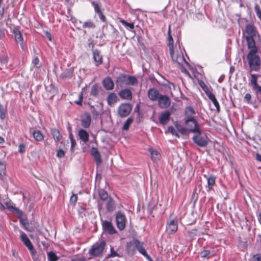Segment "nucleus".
Here are the masks:
<instances>
[{
  "label": "nucleus",
  "instance_id": "nucleus-1",
  "mask_svg": "<svg viewBox=\"0 0 261 261\" xmlns=\"http://www.w3.org/2000/svg\"><path fill=\"white\" fill-rule=\"evenodd\" d=\"M137 250L145 257L149 261H153L144 248L143 243L141 242L137 239H134L127 243L126 251L128 255H134L136 253Z\"/></svg>",
  "mask_w": 261,
  "mask_h": 261
},
{
  "label": "nucleus",
  "instance_id": "nucleus-2",
  "mask_svg": "<svg viewBox=\"0 0 261 261\" xmlns=\"http://www.w3.org/2000/svg\"><path fill=\"white\" fill-rule=\"evenodd\" d=\"M248 48L250 49L247 55L250 71H258L260 69L261 61L259 56L256 55L258 51L257 48L256 46Z\"/></svg>",
  "mask_w": 261,
  "mask_h": 261
},
{
  "label": "nucleus",
  "instance_id": "nucleus-3",
  "mask_svg": "<svg viewBox=\"0 0 261 261\" xmlns=\"http://www.w3.org/2000/svg\"><path fill=\"white\" fill-rule=\"evenodd\" d=\"M138 83V81L135 76L125 73L120 74L116 80L117 86L121 88L127 86H134L137 85Z\"/></svg>",
  "mask_w": 261,
  "mask_h": 261
},
{
  "label": "nucleus",
  "instance_id": "nucleus-4",
  "mask_svg": "<svg viewBox=\"0 0 261 261\" xmlns=\"http://www.w3.org/2000/svg\"><path fill=\"white\" fill-rule=\"evenodd\" d=\"M247 36L245 37L248 47L256 46L254 38L258 35V32L253 24H247L245 27Z\"/></svg>",
  "mask_w": 261,
  "mask_h": 261
},
{
  "label": "nucleus",
  "instance_id": "nucleus-5",
  "mask_svg": "<svg viewBox=\"0 0 261 261\" xmlns=\"http://www.w3.org/2000/svg\"><path fill=\"white\" fill-rule=\"evenodd\" d=\"M106 246L105 241L97 242L93 244L89 251V254L93 257H97L101 255Z\"/></svg>",
  "mask_w": 261,
  "mask_h": 261
},
{
  "label": "nucleus",
  "instance_id": "nucleus-6",
  "mask_svg": "<svg viewBox=\"0 0 261 261\" xmlns=\"http://www.w3.org/2000/svg\"><path fill=\"white\" fill-rule=\"evenodd\" d=\"M192 140L197 146L201 147H206L210 141V139L206 136H201V133L200 134H197L194 135L192 137Z\"/></svg>",
  "mask_w": 261,
  "mask_h": 261
},
{
  "label": "nucleus",
  "instance_id": "nucleus-7",
  "mask_svg": "<svg viewBox=\"0 0 261 261\" xmlns=\"http://www.w3.org/2000/svg\"><path fill=\"white\" fill-rule=\"evenodd\" d=\"M185 124L190 132L199 134L201 133L199 124L196 119H186Z\"/></svg>",
  "mask_w": 261,
  "mask_h": 261
},
{
  "label": "nucleus",
  "instance_id": "nucleus-8",
  "mask_svg": "<svg viewBox=\"0 0 261 261\" xmlns=\"http://www.w3.org/2000/svg\"><path fill=\"white\" fill-rule=\"evenodd\" d=\"M126 219L125 215L121 212H118L116 214V222L117 228L120 230H123L125 228Z\"/></svg>",
  "mask_w": 261,
  "mask_h": 261
},
{
  "label": "nucleus",
  "instance_id": "nucleus-9",
  "mask_svg": "<svg viewBox=\"0 0 261 261\" xmlns=\"http://www.w3.org/2000/svg\"><path fill=\"white\" fill-rule=\"evenodd\" d=\"M132 110V107L130 103H123L118 108V114L121 117H126L129 115Z\"/></svg>",
  "mask_w": 261,
  "mask_h": 261
},
{
  "label": "nucleus",
  "instance_id": "nucleus-10",
  "mask_svg": "<svg viewBox=\"0 0 261 261\" xmlns=\"http://www.w3.org/2000/svg\"><path fill=\"white\" fill-rule=\"evenodd\" d=\"M101 222L102 229L105 232L110 234H113L117 232V230L111 221L101 219Z\"/></svg>",
  "mask_w": 261,
  "mask_h": 261
},
{
  "label": "nucleus",
  "instance_id": "nucleus-11",
  "mask_svg": "<svg viewBox=\"0 0 261 261\" xmlns=\"http://www.w3.org/2000/svg\"><path fill=\"white\" fill-rule=\"evenodd\" d=\"M90 111L93 115V118L97 119L99 116L103 113L102 103L100 102L95 106H91Z\"/></svg>",
  "mask_w": 261,
  "mask_h": 261
},
{
  "label": "nucleus",
  "instance_id": "nucleus-12",
  "mask_svg": "<svg viewBox=\"0 0 261 261\" xmlns=\"http://www.w3.org/2000/svg\"><path fill=\"white\" fill-rule=\"evenodd\" d=\"M21 240L23 243V244L28 247V249L31 252V253L32 255H34L36 251L35 249L34 248L33 246L27 237V234L22 232L20 235Z\"/></svg>",
  "mask_w": 261,
  "mask_h": 261
},
{
  "label": "nucleus",
  "instance_id": "nucleus-13",
  "mask_svg": "<svg viewBox=\"0 0 261 261\" xmlns=\"http://www.w3.org/2000/svg\"><path fill=\"white\" fill-rule=\"evenodd\" d=\"M81 124L84 128H88L91 123V116L89 113L85 112L81 116Z\"/></svg>",
  "mask_w": 261,
  "mask_h": 261
},
{
  "label": "nucleus",
  "instance_id": "nucleus-14",
  "mask_svg": "<svg viewBox=\"0 0 261 261\" xmlns=\"http://www.w3.org/2000/svg\"><path fill=\"white\" fill-rule=\"evenodd\" d=\"M157 101L158 102L159 107L162 109L167 108L171 104L170 98L168 96L166 95L161 94Z\"/></svg>",
  "mask_w": 261,
  "mask_h": 261
},
{
  "label": "nucleus",
  "instance_id": "nucleus-15",
  "mask_svg": "<svg viewBox=\"0 0 261 261\" xmlns=\"http://www.w3.org/2000/svg\"><path fill=\"white\" fill-rule=\"evenodd\" d=\"M204 91L205 92L208 98L213 102L214 105L216 108L217 111L219 112L220 111V107L215 97V95L212 92L209 88H207L206 87L204 89Z\"/></svg>",
  "mask_w": 261,
  "mask_h": 261
},
{
  "label": "nucleus",
  "instance_id": "nucleus-16",
  "mask_svg": "<svg viewBox=\"0 0 261 261\" xmlns=\"http://www.w3.org/2000/svg\"><path fill=\"white\" fill-rule=\"evenodd\" d=\"M178 229L177 221L175 220H168L166 224V231L170 234L175 233Z\"/></svg>",
  "mask_w": 261,
  "mask_h": 261
},
{
  "label": "nucleus",
  "instance_id": "nucleus-17",
  "mask_svg": "<svg viewBox=\"0 0 261 261\" xmlns=\"http://www.w3.org/2000/svg\"><path fill=\"white\" fill-rule=\"evenodd\" d=\"M147 94L149 98L151 101H157L160 96L161 95V94L160 93L159 91L155 88L150 89L148 91Z\"/></svg>",
  "mask_w": 261,
  "mask_h": 261
},
{
  "label": "nucleus",
  "instance_id": "nucleus-18",
  "mask_svg": "<svg viewBox=\"0 0 261 261\" xmlns=\"http://www.w3.org/2000/svg\"><path fill=\"white\" fill-rule=\"evenodd\" d=\"M91 153L93 156L96 165L99 166L102 163L101 155L97 148L92 147L91 149Z\"/></svg>",
  "mask_w": 261,
  "mask_h": 261
},
{
  "label": "nucleus",
  "instance_id": "nucleus-19",
  "mask_svg": "<svg viewBox=\"0 0 261 261\" xmlns=\"http://www.w3.org/2000/svg\"><path fill=\"white\" fill-rule=\"evenodd\" d=\"M93 56L95 64L96 66H98L102 63V56L101 55L99 50L98 49L93 50Z\"/></svg>",
  "mask_w": 261,
  "mask_h": 261
},
{
  "label": "nucleus",
  "instance_id": "nucleus-20",
  "mask_svg": "<svg viewBox=\"0 0 261 261\" xmlns=\"http://www.w3.org/2000/svg\"><path fill=\"white\" fill-rule=\"evenodd\" d=\"M5 204L7 208L13 213L17 215L18 217H21L23 214V212L15 207L14 204L8 202H7Z\"/></svg>",
  "mask_w": 261,
  "mask_h": 261
},
{
  "label": "nucleus",
  "instance_id": "nucleus-21",
  "mask_svg": "<svg viewBox=\"0 0 261 261\" xmlns=\"http://www.w3.org/2000/svg\"><path fill=\"white\" fill-rule=\"evenodd\" d=\"M170 112L166 111L162 113L159 117V122L162 125L167 124L170 120Z\"/></svg>",
  "mask_w": 261,
  "mask_h": 261
},
{
  "label": "nucleus",
  "instance_id": "nucleus-22",
  "mask_svg": "<svg viewBox=\"0 0 261 261\" xmlns=\"http://www.w3.org/2000/svg\"><path fill=\"white\" fill-rule=\"evenodd\" d=\"M119 95L123 99L131 100L132 99V92L128 89H124L120 91Z\"/></svg>",
  "mask_w": 261,
  "mask_h": 261
},
{
  "label": "nucleus",
  "instance_id": "nucleus-23",
  "mask_svg": "<svg viewBox=\"0 0 261 261\" xmlns=\"http://www.w3.org/2000/svg\"><path fill=\"white\" fill-rule=\"evenodd\" d=\"M102 85L104 88L107 90H111L114 89V83L110 77H107L102 81Z\"/></svg>",
  "mask_w": 261,
  "mask_h": 261
},
{
  "label": "nucleus",
  "instance_id": "nucleus-24",
  "mask_svg": "<svg viewBox=\"0 0 261 261\" xmlns=\"http://www.w3.org/2000/svg\"><path fill=\"white\" fill-rule=\"evenodd\" d=\"M79 138L85 143H87L89 140V135L87 130L84 129H80L78 133Z\"/></svg>",
  "mask_w": 261,
  "mask_h": 261
},
{
  "label": "nucleus",
  "instance_id": "nucleus-25",
  "mask_svg": "<svg viewBox=\"0 0 261 261\" xmlns=\"http://www.w3.org/2000/svg\"><path fill=\"white\" fill-rule=\"evenodd\" d=\"M170 54L173 62L180 64V61H184L187 64H188V63L186 62L182 55H177L174 54V49H173L172 53L170 52Z\"/></svg>",
  "mask_w": 261,
  "mask_h": 261
},
{
  "label": "nucleus",
  "instance_id": "nucleus-26",
  "mask_svg": "<svg viewBox=\"0 0 261 261\" xmlns=\"http://www.w3.org/2000/svg\"><path fill=\"white\" fill-rule=\"evenodd\" d=\"M185 113L186 118V119H195L194 117L195 112L192 107H187L186 108Z\"/></svg>",
  "mask_w": 261,
  "mask_h": 261
},
{
  "label": "nucleus",
  "instance_id": "nucleus-27",
  "mask_svg": "<svg viewBox=\"0 0 261 261\" xmlns=\"http://www.w3.org/2000/svg\"><path fill=\"white\" fill-rule=\"evenodd\" d=\"M73 69L68 68L66 69L64 71H63L61 74L60 75V77L64 80L67 79H70L73 75Z\"/></svg>",
  "mask_w": 261,
  "mask_h": 261
},
{
  "label": "nucleus",
  "instance_id": "nucleus-28",
  "mask_svg": "<svg viewBox=\"0 0 261 261\" xmlns=\"http://www.w3.org/2000/svg\"><path fill=\"white\" fill-rule=\"evenodd\" d=\"M50 133L56 142H57L62 139V136L60 134L59 129L56 128H51Z\"/></svg>",
  "mask_w": 261,
  "mask_h": 261
},
{
  "label": "nucleus",
  "instance_id": "nucleus-29",
  "mask_svg": "<svg viewBox=\"0 0 261 261\" xmlns=\"http://www.w3.org/2000/svg\"><path fill=\"white\" fill-rule=\"evenodd\" d=\"M14 34L15 41L22 46L23 44V38L20 31L18 29L14 30Z\"/></svg>",
  "mask_w": 261,
  "mask_h": 261
},
{
  "label": "nucleus",
  "instance_id": "nucleus-30",
  "mask_svg": "<svg viewBox=\"0 0 261 261\" xmlns=\"http://www.w3.org/2000/svg\"><path fill=\"white\" fill-rule=\"evenodd\" d=\"M206 178L208 188L207 191H210L215 184L216 177L214 175L211 174L208 177H206Z\"/></svg>",
  "mask_w": 261,
  "mask_h": 261
},
{
  "label": "nucleus",
  "instance_id": "nucleus-31",
  "mask_svg": "<svg viewBox=\"0 0 261 261\" xmlns=\"http://www.w3.org/2000/svg\"><path fill=\"white\" fill-rule=\"evenodd\" d=\"M168 46L169 48V51L170 52L172 53L173 49H174L173 46V39L172 37L171 34V26L170 25H169L168 27Z\"/></svg>",
  "mask_w": 261,
  "mask_h": 261
},
{
  "label": "nucleus",
  "instance_id": "nucleus-32",
  "mask_svg": "<svg viewBox=\"0 0 261 261\" xmlns=\"http://www.w3.org/2000/svg\"><path fill=\"white\" fill-rule=\"evenodd\" d=\"M106 208L108 212H113L115 209V202L111 197L107 200Z\"/></svg>",
  "mask_w": 261,
  "mask_h": 261
},
{
  "label": "nucleus",
  "instance_id": "nucleus-33",
  "mask_svg": "<svg viewBox=\"0 0 261 261\" xmlns=\"http://www.w3.org/2000/svg\"><path fill=\"white\" fill-rule=\"evenodd\" d=\"M118 99V97L115 93H111L108 95L107 97L108 103L110 106H112L117 102Z\"/></svg>",
  "mask_w": 261,
  "mask_h": 261
},
{
  "label": "nucleus",
  "instance_id": "nucleus-34",
  "mask_svg": "<svg viewBox=\"0 0 261 261\" xmlns=\"http://www.w3.org/2000/svg\"><path fill=\"white\" fill-rule=\"evenodd\" d=\"M32 134L34 138L37 141H41L44 139V136L40 130H34Z\"/></svg>",
  "mask_w": 261,
  "mask_h": 261
},
{
  "label": "nucleus",
  "instance_id": "nucleus-35",
  "mask_svg": "<svg viewBox=\"0 0 261 261\" xmlns=\"http://www.w3.org/2000/svg\"><path fill=\"white\" fill-rule=\"evenodd\" d=\"M98 192L100 200L105 201L109 198L108 192L106 190L102 189H98Z\"/></svg>",
  "mask_w": 261,
  "mask_h": 261
},
{
  "label": "nucleus",
  "instance_id": "nucleus-36",
  "mask_svg": "<svg viewBox=\"0 0 261 261\" xmlns=\"http://www.w3.org/2000/svg\"><path fill=\"white\" fill-rule=\"evenodd\" d=\"M101 88L96 84L93 85L91 87L90 94L94 97L97 96L101 90Z\"/></svg>",
  "mask_w": 261,
  "mask_h": 261
},
{
  "label": "nucleus",
  "instance_id": "nucleus-37",
  "mask_svg": "<svg viewBox=\"0 0 261 261\" xmlns=\"http://www.w3.org/2000/svg\"><path fill=\"white\" fill-rule=\"evenodd\" d=\"M254 91L258 100L261 102V86L258 84L252 87Z\"/></svg>",
  "mask_w": 261,
  "mask_h": 261
},
{
  "label": "nucleus",
  "instance_id": "nucleus-38",
  "mask_svg": "<svg viewBox=\"0 0 261 261\" xmlns=\"http://www.w3.org/2000/svg\"><path fill=\"white\" fill-rule=\"evenodd\" d=\"M150 153L151 154V158L153 162H156L160 159V155L157 151L150 149Z\"/></svg>",
  "mask_w": 261,
  "mask_h": 261
},
{
  "label": "nucleus",
  "instance_id": "nucleus-39",
  "mask_svg": "<svg viewBox=\"0 0 261 261\" xmlns=\"http://www.w3.org/2000/svg\"><path fill=\"white\" fill-rule=\"evenodd\" d=\"M259 76V75H258V74H251V79L250 80L249 84L251 87L255 86L256 85H258L257 80H258V78Z\"/></svg>",
  "mask_w": 261,
  "mask_h": 261
},
{
  "label": "nucleus",
  "instance_id": "nucleus-40",
  "mask_svg": "<svg viewBox=\"0 0 261 261\" xmlns=\"http://www.w3.org/2000/svg\"><path fill=\"white\" fill-rule=\"evenodd\" d=\"M134 121V118L133 117H129L127 119V120L125 121L123 126L122 127V129L123 130H127L132 123Z\"/></svg>",
  "mask_w": 261,
  "mask_h": 261
},
{
  "label": "nucleus",
  "instance_id": "nucleus-41",
  "mask_svg": "<svg viewBox=\"0 0 261 261\" xmlns=\"http://www.w3.org/2000/svg\"><path fill=\"white\" fill-rule=\"evenodd\" d=\"M7 108L6 106L0 103V119L2 120L6 118Z\"/></svg>",
  "mask_w": 261,
  "mask_h": 261
},
{
  "label": "nucleus",
  "instance_id": "nucleus-42",
  "mask_svg": "<svg viewBox=\"0 0 261 261\" xmlns=\"http://www.w3.org/2000/svg\"><path fill=\"white\" fill-rule=\"evenodd\" d=\"M47 258L48 261H57L59 257L53 251L47 253Z\"/></svg>",
  "mask_w": 261,
  "mask_h": 261
},
{
  "label": "nucleus",
  "instance_id": "nucleus-43",
  "mask_svg": "<svg viewBox=\"0 0 261 261\" xmlns=\"http://www.w3.org/2000/svg\"><path fill=\"white\" fill-rule=\"evenodd\" d=\"M120 22L127 29L132 30L134 29L135 26L134 23H128L124 19H121Z\"/></svg>",
  "mask_w": 261,
  "mask_h": 261
},
{
  "label": "nucleus",
  "instance_id": "nucleus-44",
  "mask_svg": "<svg viewBox=\"0 0 261 261\" xmlns=\"http://www.w3.org/2000/svg\"><path fill=\"white\" fill-rule=\"evenodd\" d=\"M84 28L94 29L95 28V25L92 20H88L84 22L83 24Z\"/></svg>",
  "mask_w": 261,
  "mask_h": 261
},
{
  "label": "nucleus",
  "instance_id": "nucleus-45",
  "mask_svg": "<svg viewBox=\"0 0 261 261\" xmlns=\"http://www.w3.org/2000/svg\"><path fill=\"white\" fill-rule=\"evenodd\" d=\"M175 126L177 130L182 135H186L187 134V129L181 125L178 124L177 122L175 123Z\"/></svg>",
  "mask_w": 261,
  "mask_h": 261
},
{
  "label": "nucleus",
  "instance_id": "nucleus-46",
  "mask_svg": "<svg viewBox=\"0 0 261 261\" xmlns=\"http://www.w3.org/2000/svg\"><path fill=\"white\" fill-rule=\"evenodd\" d=\"M212 253L210 250H204L200 253V256L202 258H209L212 256Z\"/></svg>",
  "mask_w": 261,
  "mask_h": 261
},
{
  "label": "nucleus",
  "instance_id": "nucleus-47",
  "mask_svg": "<svg viewBox=\"0 0 261 261\" xmlns=\"http://www.w3.org/2000/svg\"><path fill=\"white\" fill-rule=\"evenodd\" d=\"M32 64L33 65V67L36 69H39L41 65L39 63V60L38 57H36L33 59L32 61Z\"/></svg>",
  "mask_w": 261,
  "mask_h": 261
},
{
  "label": "nucleus",
  "instance_id": "nucleus-48",
  "mask_svg": "<svg viewBox=\"0 0 261 261\" xmlns=\"http://www.w3.org/2000/svg\"><path fill=\"white\" fill-rule=\"evenodd\" d=\"M6 173V166L5 164L0 162V176L5 175Z\"/></svg>",
  "mask_w": 261,
  "mask_h": 261
},
{
  "label": "nucleus",
  "instance_id": "nucleus-49",
  "mask_svg": "<svg viewBox=\"0 0 261 261\" xmlns=\"http://www.w3.org/2000/svg\"><path fill=\"white\" fill-rule=\"evenodd\" d=\"M254 10L256 12V14L257 17L259 18L260 20L261 21V10L259 6L257 4H256L254 6Z\"/></svg>",
  "mask_w": 261,
  "mask_h": 261
},
{
  "label": "nucleus",
  "instance_id": "nucleus-50",
  "mask_svg": "<svg viewBox=\"0 0 261 261\" xmlns=\"http://www.w3.org/2000/svg\"><path fill=\"white\" fill-rule=\"evenodd\" d=\"M92 5L94 6V10L96 13L101 11L98 4L96 2H92Z\"/></svg>",
  "mask_w": 261,
  "mask_h": 261
},
{
  "label": "nucleus",
  "instance_id": "nucleus-51",
  "mask_svg": "<svg viewBox=\"0 0 261 261\" xmlns=\"http://www.w3.org/2000/svg\"><path fill=\"white\" fill-rule=\"evenodd\" d=\"M65 156V152L62 149H60L58 150L57 153V156L59 158H62Z\"/></svg>",
  "mask_w": 261,
  "mask_h": 261
},
{
  "label": "nucleus",
  "instance_id": "nucleus-52",
  "mask_svg": "<svg viewBox=\"0 0 261 261\" xmlns=\"http://www.w3.org/2000/svg\"><path fill=\"white\" fill-rule=\"evenodd\" d=\"M77 197L76 194H73L70 197V202L75 205L77 202Z\"/></svg>",
  "mask_w": 261,
  "mask_h": 261
},
{
  "label": "nucleus",
  "instance_id": "nucleus-53",
  "mask_svg": "<svg viewBox=\"0 0 261 261\" xmlns=\"http://www.w3.org/2000/svg\"><path fill=\"white\" fill-rule=\"evenodd\" d=\"M79 100L76 101L75 102L78 105H82L83 101V93L81 92L79 96Z\"/></svg>",
  "mask_w": 261,
  "mask_h": 261
},
{
  "label": "nucleus",
  "instance_id": "nucleus-54",
  "mask_svg": "<svg viewBox=\"0 0 261 261\" xmlns=\"http://www.w3.org/2000/svg\"><path fill=\"white\" fill-rule=\"evenodd\" d=\"M251 99V95L249 93H246L244 97V99L246 101H247L248 103H250V100Z\"/></svg>",
  "mask_w": 261,
  "mask_h": 261
},
{
  "label": "nucleus",
  "instance_id": "nucleus-55",
  "mask_svg": "<svg viewBox=\"0 0 261 261\" xmlns=\"http://www.w3.org/2000/svg\"><path fill=\"white\" fill-rule=\"evenodd\" d=\"M25 146L23 144H20L19 145V152L20 153H23L25 151Z\"/></svg>",
  "mask_w": 261,
  "mask_h": 261
},
{
  "label": "nucleus",
  "instance_id": "nucleus-56",
  "mask_svg": "<svg viewBox=\"0 0 261 261\" xmlns=\"http://www.w3.org/2000/svg\"><path fill=\"white\" fill-rule=\"evenodd\" d=\"M254 261H261V254H256L253 256Z\"/></svg>",
  "mask_w": 261,
  "mask_h": 261
},
{
  "label": "nucleus",
  "instance_id": "nucleus-57",
  "mask_svg": "<svg viewBox=\"0 0 261 261\" xmlns=\"http://www.w3.org/2000/svg\"><path fill=\"white\" fill-rule=\"evenodd\" d=\"M168 130L172 135H173L176 132V130L174 127L172 126L168 127Z\"/></svg>",
  "mask_w": 261,
  "mask_h": 261
},
{
  "label": "nucleus",
  "instance_id": "nucleus-58",
  "mask_svg": "<svg viewBox=\"0 0 261 261\" xmlns=\"http://www.w3.org/2000/svg\"><path fill=\"white\" fill-rule=\"evenodd\" d=\"M97 14H98L100 19L102 21H103V22L106 21V18L105 16L103 14V13H102L101 11H100V12L97 13Z\"/></svg>",
  "mask_w": 261,
  "mask_h": 261
},
{
  "label": "nucleus",
  "instance_id": "nucleus-59",
  "mask_svg": "<svg viewBox=\"0 0 261 261\" xmlns=\"http://www.w3.org/2000/svg\"><path fill=\"white\" fill-rule=\"evenodd\" d=\"M24 216V214H22L21 217H18L19 219H20V223L24 225V226H25L27 223L25 222V220L24 219H23L22 218Z\"/></svg>",
  "mask_w": 261,
  "mask_h": 261
},
{
  "label": "nucleus",
  "instance_id": "nucleus-60",
  "mask_svg": "<svg viewBox=\"0 0 261 261\" xmlns=\"http://www.w3.org/2000/svg\"><path fill=\"white\" fill-rule=\"evenodd\" d=\"M5 36L4 30L0 29V40H3Z\"/></svg>",
  "mask_w": 261,
  "mask_h": 261
},
{
  "label": "nucleus",
  "instance_id": "nucleus-61",
  "mask_svg": "<svg viewBox=\"0 0 261 261\" xmlns=\"http://www.w3.org/2000/svg\"><path fill=\"white\" fill-rule=\"evenodd\" d=\"M111 255H110V257H115L118 256V253L114 251L113 248H111Z\"/></svg>",
  "mask_w": 261,
  "mask_h": 261
},
{
  "label": "nucleus",
  "instance_id": "nucleus-62",
  "mask_svg": "<svg viewBox=\"0 0 261 261\" xmlns=\"http://www.w3.org/2000/svg\"><path fill=\"white\" fill-rule=\"evenodd\" d=\"M76 143L75 139L71 140V150L73 151V147L76 145Z\"/></svg>",
  "mask_w": 261,
  "mask_h": 261
},
{
  "label": "nucleus",
  "instance_id": "nucleus-63",
  "mask_svg": "<svg viewBox=\"0 0 261 261\" xmlns=\"http://www.w3.org/2000/svg\"><path fill=\"white\" fill-rule=\"evenodd\" d=\"M44 33H45L46 37L48 39V40H50V41H51V34L49 32H48L47 31H45Z\"/></svg>",
  "mask_w": 261,
  "mask_h": 261
},
{
  "label": "nucleus",
  "instance_id": "nucleus-64",
  "mask_svg": "<svg viewBox=\"0 0 261 261\" xmlns=\"http://www.w3.org/2000/svg\"><path fill=\"white\" fill-rule=\"evenodd\" d=\"M257 219L259 223L261 224V212H259L258 213V215L257 216Z\"/></svg>",
  "mask_w": 261,
  "mask_h": 261
}]
</instances>
